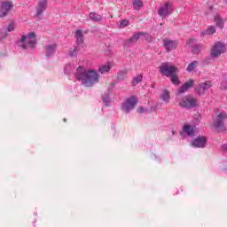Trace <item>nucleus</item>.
Returning <instances> with one entry per match:
<instances>
[{
	"label": "nucleus",
	"mask_w": 227,
	"mask_h": 227,
	"mask_svg": "<svg viewBox=\"0 0 227 227\" xmlns=\"http://www.w3.org/2000/svg\"><path fill=\"white\" fill-rule=\"evenodd\" d=\"M194 85V80H189L183 86L178 89V93H185L189 88H192Z\"/></svg>",
	"instance_id": "nucleus-17"
},
{
	"label": "nucleus",
	"mask_w": 227,
	"mask_h": 227,
	"mask_svg": "<svg viewBox=\"0 0 227 227\" xmlns=\"http://www.w3.org/2000/svg\"><path fill=\"white\" fill-rule=\"evenodd\" d=\"M89 17L91 20H93V22H101L102 21V16L97 12H90Z\"/></svg>",
	"instance_id": "nucleus-18"
},
{
	"label": "nucleus",
	"mask_w": 227,
	"mask_h": 227,
	"mask_svg": "<svg viewBox=\"0 0 227 227\" xmlns=\"http://www.w3.org/2000/svg\"><path fill=\"white\" fill-rule=\"evenodd\" d=\"M214 33H215V27H209L206 31H203L201 35L202 36H205V35H214Z\"/></svg>",
	"instance_id": "nucleus-26"
},
{
	"label": "nucleus",
	"mask_w": 227,
	"mask_h": 227,
	"mask_svg": "<svg viewBox=\"0 0 227 227\" xmlns=\"http://www.w3.org/2000/svg\"><path fill=\"white\" fill-rule=\"evenodd\" d=\"M198 65V61L191 62L186 68L187 72H192V70H194Z\"/></svg>",
	"instance_id": "nucleus-27"
},
{
	"label": "nucleus",
	"mask_w": 227,
	"mask_h": 227,
	"mask_svg": "<svg viewBox=\"0 0 227 227\" xmlns=\"http://www.w3.org/2000/svg\"><path fill=\"white\" fill-rule=\"evenodd\" d=\"M215 22L216 24V26L218 27H220V29H223V27H224V20H223V19L221 18V16L216 15L215 17Z\"/></svg>",
	"instance_id": "nucleus-20"
},
{
	"label": "nucleus",
	"mask_w": 227,
	"mask_h": 227,
	"mask_svg": "<svg viewBox=\"0 0 227 227\" xmlns=\"http://www.w3.org/2000/svg\"><path fill=\"white\" fill-rule=\"evenodd\" d=\"M145 33L138 32L137 34H134L129 39L126 41V45H131V43H136L137 40L141 38V36H145Z\"/></svg>",
	"instance_id": "nucleus-14"
},
{
	"label": "nucleus",
	"mask_w": 227,
	"mask_h": 227,
	"mask_svg": "<svg viewBox=\"0 0 227 227\" xmlns=\"http://www.w3.org/2000/svg\"><path fill=\"white\" fill-rule=\"evenodd\" d=\"M111 68H113V65L107 62L106 64L99 66L98 72H99V74H107V72L111 71Z\"/></svg>",
	"instance_id": "nucleus-15"
},
{
	"label": "nucleus",
	"mask_w": 227,
	"mask_h": 227,
	"mask_svg": "<svg viewBox=\"0 0 227 227\" xmlns=\"http://www.w3.org/2000/svg\"><path fill=\"white\" fill-rule=\"evenodd\" d=\"M143 81V75L142 74H137L134 78L133 81L131 82L133 86H137V84H139Z\"/></svg>",
	"instance_id": "nucleus-25"
},
{
	"label": "nucleus",
	"mask_w": 227,
	"mask_h": 227,
	"mask_svg": "<svg viewBox=\"0 0 227 227\" xmlns=\"http://www.w3.org/2000/svg\"><path fill=\"white\" fill-rule=\"evenodd\" d=\"M74 77L76 81H80L82 86L86 88H91V86L98 84L100 81V74L97 70H86L82 66L77 67Z\"/></svg>",
	"instance_id": "nucleus-1"
},
{
	"label": "nucleus",
	"mask_w": 227,
	"mask_h": 227,
	"mask_svg": "<svg viewBox=\"0 0 227 227\" xmlns=\"http://www.w3.org/2000/svg\"><path fill=\"white\" fill-rule=\"evenodd\" d=\"M176 72H178V67L169 63H163L160 67V73L166 77H169V75H173V74H176Z\"/></svg>",
	"instance_id": "nucleus-4"
},
{
	"label": "nucleus",
	"mask_w": 227,
	"mask_h": 227,
	"mask_svg": "<svg viewBox=\"0 0 227 227\" xmlns=\"http://www.w3.org/2000/svg\"><path fill=\"white\" fill-rule=\"evenodd\" d=\"M152 88H155V85H152Z\"/></svg>",
	"instance_id": "nucleus-35"
},
{
	"label": "nucleus",
	"mask_w": 227,
	"mask_h": 227,
	"mask_svg": "<svg viewBox=\"0 0 227 227\" xmlns=\"http://www.w3.org/2000/svg\"><path fill=\"white\" fill-rule=\"evenodd\" d=\"M170 75L172 84H180V80H178V76L176 74V73Z\"/></svg>",
	"instance_id": "nucleus-28"
},
{
	"label": "nucleus",
	"mask_w": 227,
	"mask_h": 227,
	"mask_svg": "<svg viewBox=\"0 0 227 227\" xmlns=\"http://www.w3.org/2000/svg\"><path fill=\"white\" fill-rule=\"evenodd\" d=\"M194 85V80H189L183 86L178 89V93H185L189 88H192Z\"/></svg>",
	"instance_id": "nucleus-16"
},
{
	"label": "nucleus",
	"mask_w": 227,
	"mask_h": 227,
	"mask_svg": "<svg viewBox=\"0 0 227 227\" xmlns=\"http://www.w3.org/2000/svg\"><path fill=\"white\" fill-rule=\"evenodd\" d=\"M129 20H122L119 25V27H127L129 26Z\"/></svg>",
	"instance_id": "nucleus-30"
},
{
	"label": "nucleus",
	"mask_w": 227,
	"mask_h": 227,
	"mask_svg": "<svg viewBox=\"0 0 227 227\" xmlns=\"http://www.w3.org/2000/svg\"><path fill=\"white\" fill-rule=\"evenodd\" d=\"M75 38H76V42H78V43H82V42H84V35H82V30H76Z\"/></svg>",
	"instance_id": "nucleus-21"
},
{
	"label": "nucleus",
	"mask_w": 227,
	"mask_h": 227,
	"mask_svg": "<svg viewBox=\"0 0 227 227\" xmlns=\"http://www.w3.org/2000/svg\"><path fill=\"white\" fill-rule=\"evenodd\" d=\"M56 51V44H51L46 47V58H51V55Z\"/></svg>",
	"instance_id": "nucleus-22"
},
{
	"label": "nucleus",
	"mask_w": 227,
	"mask_h": 227,
	"mask_svg": "<svg viewBox=\"0 0 227 227\" xmlns=\"http://www.w3.org/2000/svg\"><path fill=\"white\" fill-rule=\"evenodd\" d=\"M12 8H13V3H12V1L2 2L0 6V18L3 19L6 17Z\"/></svg>",
	"instance_id": "nucleus-8"
},
{
	"label": "nucleus",
	"mask_w": 227,
	"mask_h": 227,
	"mask_svg": "<svg viewBox=\"0 0 227 227\" xmlns=\"http://www.w3.org/2000/svg\"><path fill=\"white\" fill-rule=\"evenodd\" d=\"M205 145H207V138L205 137H200L193 140L192 146H194L195 148H205Z\"/></svg>",
	"instance_id": "nucleus-12"
},
{
	"label": "nucleus",
	"mask_w": 227,
	"mask_h": 227,
	"mask_svg": "<svg viewBox=\"0 0 227 227\" xmlns=\"http://www.w3.org/2000/svg\"><path fill=\"white\" fill-rule=\"evenodd\" d=\"M145 112V108L143 106H139L137 109V113H144Z\"/></svg>",
	"instance_id": "nucleus-33"
},
{
	"label": "nucleus",
	"mask_w": 227,
	"mask_h": 227,
	"mask_svg": "<svg viewBox=\"0 0 227 227\" xmlns=\"http://www.w3.org/2000/svg\"><path fill=\"white\" fill-rule=\"evenodd\" d=\"M7 31L12 32L15 31V24L13 22H11L7 27Z\"/></svg>",
	"instance_id": "nucleus-31"
},
{
	"label": "nucleus",
	"mask_w": 227,
	"mask_h": 227,
	"mask_svg": "<svg viewBox=\"0 0 227 227\" xmlns=\"http://www.w3.org/2000/svg\"><path fill=\"white\" fill-rule=\"evenodd\" d=\"M137 104V99L134 97H131L127 99V101L122 105V111L124 113H130L136 105Z\"/></svg>",
	"instance_id": "nucleus-7"
},
{
	"label": "nucleus",
	"mask_w": 227,
	"mask_h": 227,
	"mask_svg": "<svg viewBox=\"0 0 227 227\" xmlns=\"http://www.w3.org/2000/svg\"><path fill=\"white\" fill-rule=\"evenodd\" d=\"M133 6L136 10H139V8L143 7V2L141 0H134Z\"/></svg>",
	"instance_id": "nucleus-29"
},
{
	"label": "nucleus",
	"mask_w": 227,
	"mask_h": 227,
	"mask_svg": "<svg viewBox=\"0 0 227 227\" xmlns=\"http://www.w3.org/2000/svg\"><path fill=\"white\" fill-rule=\"evenodd\" d=\"M160 98L164 101V102H169V91L168 90H163L161 95Z\"/></svg>",
	"instance_id": "nucleus-24"
},
{
	"label": "nucleus",
	"mask_w": 227,
	"mask_h": 227,
	"mask_svg": "<svg viewBox=\"0 0 227 227\" xmlns=\"http://www.w3.org/2000/svg\"><path fill=\"white\" fill-rule=\"evenodd\" d=\"M162 42L167 52H171V51H175V49L178 47V42L173 41L169 38H164Z\"/></svg>",
	"instance_id": "nucleus-10"
},
{
	"label": "nucleus",
	"mask_w": 227,
	"mask_h": 227,
	"mask_svg": "<svg viewBox=\"0 0 227 227\" xmlns=\"http://www.w3.org/2000/svg\"><path fill=\"white\" fill-rule=\"evenodd\" d=\"M127 74H129V71L127 69L119 71V73L117 74L118 81H124V79H127Z\"/></svg>",
	"instance_id": "nucleus-19"
},
{
	"label": "nucleus",
	"mask_w": 227,
	"mask_h": 227,
	"mask_svg": "<svg viewBox=\"0 0 227 227\" xmlns=\"http://www.w3.org/2000/svg\"><path fill=\"white\" fill-rule=\"evenodd\" d=\"M170 11H171V4L167 3L163 6H161V8H160V10L158 11V13L160 17H166L167 15H169V13H171Z\"/></svg>",
	"instance_id": "nucleus-11"
},
{
	"label": "nucleus",
	"mask_w": 227,
	"mask_h": 227,
	"mask_svg": "<svg viewBox=\"0 0 227 227\" xmlns=\"http://www.w3.org/2000/svg\"><path fill=\"white\" fill-rule=\"evenodd\" d=\"M183 130L188 136H193L194 135V129L192 128V126L184 125V128H183Z\"/></svg>",
	"instance_id": "nucleus-23"
},
{
	"label": "nucleus",
	"mask_w": 227,
	"mask_h": 227,
	"mask_svg": "<svg viewBox=\"0 0 227 227\" xmlns=\"http://www.w3.org/2000/svg\"><path fill=\"white\" fill-rule=\"evenodd\" d=\"M178 106L183 109H193L200 106V102L192 96H185L178 99Z\"/></svg>",
	"instance_id": "nucleus-3"
},
{
	"label": "nucleus",
	"mask_w": 227,
	"mask_h": 227,
	"mask_svg": "<svg viewBox=\"0 0 227 227\" xmlns=\"http://www.w3.org/2000/svg\"><path fill=\"white\" fill-rule=\"evenodd\" d=\"M78 51H79V50H77V48H74V51H73V52H71L70 56H73V57H74V56H76Z\"/></svg>",
	"instance_id": "nucleus-32"
},
{
	"label": "nucleus",
	"mask_w": 227,
	"mask_h": 227,
	"mask_svg": "<svg viewBox=\"0 0 227 227\" xmlns=\"http://www.w3.org/2000/svg\"><path fill=\"white\" fill-rule=\"evenodd\" d=\"M210 88H212V82L206 81L205 82L199 84V86L195 89V92L200 96L205 95V91L210 90Z\"/></svg>",
	"instance_id": "nucleus-9"
},
{
	"label": "nucleus",
	"mask_w": 227,
	"mask_h": 227,
	"mask_svg": "<svg viewBox=\"0 0 227 227\" xmlns=\"http://www.w3.org/2000/svg\"><path fill=\"white\" fill-rule=\"evenodd\" d=\"M18 45L21 47V49H27L28 47L35 49L36 45V35L35 32H31L27 35H22Z\"/></svg>",
	"instance_id": "nucleus-2"
},
{
	"label": "nucleus",
	"mask_w": 227,
	"mask_h": 227,
	"mask_svg": "<svg viewBox=\"0 0 227 227\" xmlns=\"http://www.w3.org/2000/svg\"><path fill=\"white\" fill-rule=\"evenodd\" d=\"M45 10H47V0H39L36 7V15H42Z\"/></svg>",
	"instance_id": "nucleus-13"
},
{
	"label": "nucleus",
	"mask_w": 227,
	"mask_h": 227,
	"mask_svg": "<svg viewBox=\"0 0 227 227\" xmlns=\"http://www.w3.org/2000/svg\"><path fill=\"white\" fill-rule=\"evenodd\" d=\"M223 149L227 152V144H224V145H223Z\"/></svg>",
	"instance_id": "nucleus-34"
},
{
	"label": "nucleus",
	"mask_w": 227,
	"mask_h": 227,
	"mask_svg": "<svg viewBox=\"0 0 227 227\" xmlns=\"http://www.w3.org/2000/svg\"><path fill=\"white\" fill-rule=\"evenodd\" d=\"M224 120H227V114L225 113H220L214 121V125L219 132H224L226 127L224 126Z\"/></svg>",
	"instance_id": "nucleus-5"
},
{
	"label": "nucleus",
	"mask_w": 227,
	"mask_h": 227,
	"mask_svg": "<svg viewBox=\"0 0 227 227\" xmlns=\"http://www.w3.org/2000/svg\"><path fill=\"white\" fill-rule=\"evenodd\" d=\"M226 52V46L221 42H217L211 49V58H218L221 54Z\"/></svg>",
	"instance_id": "nucleus-6"
}]
</instances>
